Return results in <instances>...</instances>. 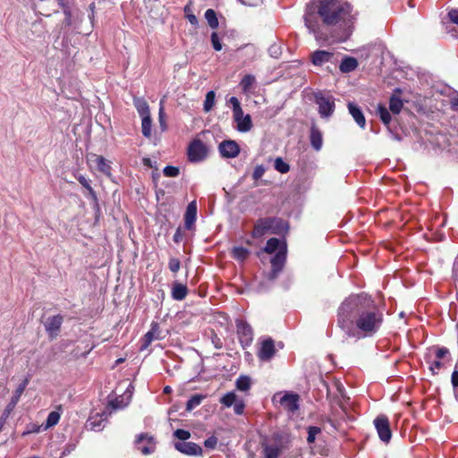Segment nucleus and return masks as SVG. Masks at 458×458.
Wrapping results in <instances>:
<instances>
[{
	"label": "nucleus",
	"mask_w": 458,
	"mask_h": 458,
	"mask_svg": "<svg viewBox=\"0 0 458 458\" xmlns=\"http://www.w3.org/2000/svg\"><path fill=\"white\" fill-rule=\"evenodd\" d=\"M384 310L368 293L351 294L339 306L337 325L348 337H373L382 328Z\"/></svg>",
	"instance_id": "f257e3e1"
},
{
	"label": "nucleus",
	"mask_w": 458,
	"mask_h": 458,
	"mask_svg": "<svg viewBox=\"0 0 458 458\" xmlns=\"http://www.w3.org/2000/svg\"><path fill=\"white\" fill-rule=\"evenodd\" d=\"M352 13V5L343 0H321L318 7L323 24L338 30L335 38L339 41H345L352 32L355 19Z\"/></svg>",
	"instance_id": "f03ea898"
},
{
	"label": "nucleus",
	"mask_w": 458,
	"mask_h": 458,
	"mask_svg": "<svg viewBox=\"0 0 458 458\" xmlns=\"http://www.w3.org/2000/svg\"><path fill=\"white\" fill-rule=\"evenodd\" d=\"M284 225L283 219L279 217L259 218L254 225L251 236L259 239L267 233H278L284 228Z\"/></svg>",
	"instance_id": "7ed1b4c3"
},
{
	"label": "nucleus",
	"mask_w": 458,
	"mask_h": 458,
	"mask_svg": "<svg viewBox=\"0 0 458 458\" xmlns=\"http://www.w3.org/2000/svg\"><path fill=\"white\" fill-rule=\"evenodd\" d=\"M208 148L199 139H193L187 148L188 160L191 163H199L207 158Z\"/></svg>",
	"instance_id": "20e7f679"
},
{
	"label": "nucleus",
	"mask_w": 458,
	"mask_h": 458,
	"mask_svg": "<svg viewBox=\"0 0 458 458\" xmlns=\"http://www.w3.org/2000/svg\"><path fill=\"white\" fill-rule=\"evenodd\" d=\"M286 261V249L279 250L271 259V270L266 275L268 281L276 280L282 272Z\"/></svg>",
	"instance_id": "39448f33"
},
{
	"label": "nucleus",
	"mask_w": 458,
	"mask_h": 458,
	"mask_svg": "<svg viewBox=\"0 0 458 458\" xmlns=\"http://www.w3.org/2000/svg\"><path fill=\"white\" fill-rule=\"evenodd\" d=\"M315 102L318 106V113L322 118L332 115L335 111V99L332 96H325L323 93L315 95Z\"/></svg>",
	"instance_id": "423d86ee"
},
{
	"label": "nucleus",
	"mask_w": 458,
	"mask_h": 458,
	"mask_svg": "<svg viewBox=\"0 0 458 458\" xmlns=\"http://www.w3.org/2000/svg\"><path fill=\"white\" fill-rule=\"evenodd\" d=\"M63 323L64 317L60 314L47 318L44 327L50 340H54L59 335Z\"/></svg>",
	"instance_id": "0eeeda50"
},
{
	"label": "nucleus",
	"mask_w": 458,
	"mask_h": 458,
	"mask_svg": "<svg viewBox=\"0 0 458 458\" xmlns=\"http://www.w3.org/2000/svg\"><path fill=\"white\" fill-rule=\"evenodd\" d=\"M374 425L381 441L388 443L392 437V431L388 418L386 415H378L374 420Z\"/></svg>",
	"instance_id": "6e6552de"
},
{
	"label": "nucleus",
	"mask_w": 458,
	"mask_h": 458,
	"mask_svg": "<svg viewBox=\"0 0 458 458\" xmlns=\"http://www.w3.org/2000/svg\"><path fill=\"white\" fill-rule=\"evenodd\" d=\"M276 352L275 341L271 337H267L260 341L259 348L257 352V356L259 360H270L275 356Z\"/></svg>",
	"instance_id": "1a4fd4ad"
},
{
	"label": "nucleus",
	"mask_w": 458,
	"mask_h": 458,
	"mask_svg": "<svg viewBox=\"0 0 458 458\" xmlns=\"http://www.w3.org/2000/svg\"><path fill=\"white\" fill-rule=\"evenodd\" d=\"M237 335L243 348L249 347L253 341V330L246 321H237Z\"/></svg>",
	"instance_id": "9d476101"
},
{
	"label": "nucleus",
	"mask_w": 458,
	"mask_h": 458,
	"mask_svg": "<svg viewBox=\"0 0 458 458\" xmlns=\"http://www.w3.org/2000/svg\"><path fill=\"white\" fill-rule=\"evenodd\" d=\"M240 146L235 140H225L218 146V151L222 157L234 158L240 154Z\"/></svg>",
	"instance_id": "9b49d317"
},
{
	"label": "nucleus",
	"mask_w": 458,
	"mask_h": 458,
	"mask_svg": "<svg viewBox=\"0 0 458 458\" xmlns=\"http://www.w3.org/2000/svg\"><path fill=\"white\" fill-rule=\"evenodd\" d=\"M174 448L186 455L200 456L203 454L201 446L193 442H175Z\"/></svg>",
	"instance_id": "f8f14e48"
},
{
	"label": "nucleus",
	"mask_w": 458,
	"mask_h": 458,
	"mask_svg": "<svg viewBox=\"0 0 458 458\" xmlns=\"http://www.w3.org/2000/svg\"><path fill=\"white\" fill-rule=\"evenodd\" d=\"M299 394L286 393L281 397L279 403L285 411L293 413L299 409Z\"/></svg>",
	"instance_id": "ddd939ff"
},
{
	"label": "nucleus",
	"mask_w": 458,
	"mask_h": 458,
	"mask_svg": "<svg viewBox=\"0 0 458 458\" xmlns=\"http://www.w3.org/2000/svg\"><path fill=\"white\" fill-rule=\"evenodd\" d=\"M335 55L326 50H317L311 54V62L315 66H322L327 63H335Z\"/></svg>",
	"instance_id": "4468645a"
},
{
	"label": "nucleus",
	"mask_w": 458,
	"mask_h": 458,
	"mask_svg": "<svg viewBox=\"0 0 458 458\" xmlns=\"http://www.w3.org/2000/svg\"><path fill=\"white\" fill-rule=\"evenodd\" d=\"M197 203L195 200L190 202L184 214V226L188 230L194 227L197 219Z\"/></svg>",
	"instance_id": "2eb2a0df"
},
{
	"label": "nucleus",
	"mask_w": 458,
	"mask_h": 458,
	"mask_svg": "<svg viewBox=\"0 0 458 458\" xmlns=\"http://www.w3.org/2000/svg\"><path fill=\"white\" fill-rule=\"evenodd\" d=\"M88 160L95 163L99 172L103 173L106 175L111 174V165L103 156L91 153L89 156Z\"/></svg>",
	"instance_id": "dca6fc26"
},
{
	"label": "nucleus",
	"mask_w": 458,
	"mask_h": 458,
	"mask_svg": "<svg viewBox=\"0 0 458 458\" xmlns=\"http://www.w3.org/2000/svg\"><path fill=\"white\" fill-rule=\"evenodd\" d=\"M310 140L311 147L316 151H318L321 149L322 145H323L322 132L318 128V126L315 124H312V126L310 127Z\"/></svg>",
	"instance_id": "f3484780"
},
{
	"label": "nucleus",
	"mask_w": 458,
	"mask_h": 458,
	"mask_svg": "<svg viewBox=\"0 0 458 458\" xmlns=\"http://www.w3.org/2000/svg\"><path fill=\"white\" fill-rule=\"evenodd\" d=\"M29 382H30V378L25 377L23 379V381L17 386V388L15 389V391L13 393V395L12 396L10 403L7 405L8 411L13 410L15 407V405L18 403V402L20 401V398H21V394H23V392L25 391Z\"/></svg>",
	"instance_id": "a211bd4d"
},
{
	"label": "nucleus",
	"mask_w": 458,
	"mask_h": 458,
	"mask_svg": "<svg viewBox=\"0 0 458 458\" xmlns=\"http://www.w3.org/2000/svg\"><path fill=\"white\" fill-rule=\"evenodd\" d=\"M189 290L186 284L174 282L172 286L171 295L175 301H182L188 295Z\"/></svg>",
	"instance_id": "6ab92c4d"
},
{
	"label": "nucleus",
	"mask_w": 458,
	"mask_h": 458,
	"mask_svg": "<svg viewBox=\"0 0 458 458\" xmlns=\"http://www.w3.org/2000/svg\"><path fill=\"white\" fill-rule=\"evenodd\" d=\"M348 109L357 124L360 128H364L366 125V119L364 117L363 113L361 112L360 108L355 105L354 103H348Z\"/></svg>",
	"instance_id": "aec40b11"
},
{
	"label": "nucleus",
	"mask_w": 458,
	"mask_h": 458,
	"mask_svg": "<svg viewBox=\"0 0 458 458\" xmlns=\"http://www.w3.org/2000/svg\"><path fill=\"white\" fill-rule=\"evenodd\" d=\"M358 64L356 58L346 56L342 60L339 69L342 72L347 73L354 71L358 67Z\"/></svg>",
	"instance_id": "412c9836"
},
{
	"label": "nucleus",
	"mask_w": 458,
	"mask_h": 458,
	"mask_svg": "<svg viewBox=\"0 0 458 458\" xmlns=\"http://www.w3.org/2000/svg\"><path fill=\"white\" fill-rule=\"evenodd\" d=\"M237 123V130L241 132L250 131L252 128V121L250 114H246L245 116H240L238 118H233Z\"/></svg>",
	"instance_id": "4be33fe9"
},
{
	"label": "nucleus",
	"mask_w": 458,
	"mask_h": 458,
	"mask_svg": "<svg viewBox=\"0 0 458 458\" xmlns=\"http://www.w3.org/2000/svg\"><path fill=\"white\" fill-rule=\"evenodd\" d=\"M133 105L140 117L150 114L148 104L143 98L134 97Z\"/></svg>",
	"instance_id": "5701e85b"
},
{
	"label": "nucleus",
	"mask_w": 458,
	"mask_h": 458,
	"mask_svg": "<svg viewBox=\"0 0 458 458\" xmlns=\"http://www.w3.org/2000/svg\"><path fill=\"white\" fill-rule=\"evenodd\" d=\"M62 410V405L56 406V411H51L46 420L45 429L52 428L55 426L61 418L60 411Z\"/></svg>",
	"instance_id": "b1692460"
},
{
	"label": "nucleus",
	"mask_w": 458,
	"mask_h": 458,
	"mask_svg": "<svg viewBox=\"0 0 458 458\" xmlns=\"http://www.w3.org/2000/svg\"><path fill=\"white\" fill-rule=\"evenodd\" d=\"M403 106V103L399 96L394 93L389 99V110L394 114H398Z\"/></svg>",
	"instance_id": "393cba45"
},
{
	"label": "nucleus",
	"mask_w": 458,
	"mask_h": 458,
	"mask_svg": "<svg viewBox=\"0 0 458 458\" xmlns=\"http://www.w3.org/2000/svg\"><path fill=\"white\" fill-rule=\"evenodd\" d=\"M376 112L382 123L388 126L392 120L389 110L384 105L378 104Z\"/></svg>",
	"instance_id": "a878e982"
},
{
	"label": "nucleus",
	"mask_w": 458,
	"mask_h": 458,
	"mask_svg": "<svg viewBox=\"0 0 458 458\" xmlns=\"http://www.w3.org/2000/svg\"><path fill=\"white\" fill-rule=\"evenodd\" d=\"M264 458H278L281 449L277 445H262Z\"/></svg>",
	"instance_id": "bb28decb"
},
{
	"label": "nucleus",
	"mask_w": 458,
	"mask_h": 458,
	"mask_svg": "<svg viewBox=\"0 0 458 458\" xmlns=\"http://www.w3.org/2000/svg\"><path fill=\"white\" fill-rule=\"evenodd\" d=\"M158 325L152 324L151 329L144 335V346H148L154 340L158 339Z\"/></svg>",
	"instance_id": "cd10ccee"
},
{
	"label": "nucleus",
	"mask_w": 458,
	"mask_h": 458,
	"mask_svg": "<svg viewBox=\"0 0 458 458\" xmlns=\"http://www.w3.org/2000/svg\"><path fill=\"white\" fill-rule=\"evenodd\" d=\"M205 19L207 20L208 24L211 29L216 30L218 28V19L216 17V12L213 9H208L205 12Z\"/></svg>",
	"instance_id": "c85d7f7f"
},
{
	"label": "nucleus",
	"mask_w": 458,
	"mask_h": 458,
	"mask_svg": "<svg viewBox=\"0 0 458 458\" xmlns=\"http://www.w3.org/2000/svg\"><path fill=\"white\" fill-rule=\"evenodd\" d=\"M142 122H141V132L144 137L150 138L151 136V126H152V120L151 116H142Z\"/></svg>",
	"instance_id": "c756f323"
},
{
	"label": "nucleus",
	"mask_w": 458,
	"mask_h": 458,
	"mask_svg": "<svg viewBox=\"0 0 458 458\" xmlns=\"http://www.w3.org/2000/svg\"><path fill=\"white\" fill-rule=\"evenodd\" d=\"M249 254V250L242 246L234 247L232 250L233 257L239 261L245 260L248 258Z\"/></svg>",
	"instance_id": "7c9ffc66"
},
{
	"label": "nucleus",
	"mask_w": 458,
	"mask_h": 458,
	"mask_svg": "<svg viewBox=\"0 0 458 458\" xmlns=\"http://www.w3.org/2000/svg\"><path fill=\"white\" fill-rule=\"evenodd\" d=\"M216 94L213 90L208 91L206 94V98L203 104V110L208 113L215 106Z\"/></svg>",
	"instance_id": "2f4dec72"
},
{
	"label": "nucleus",
	"mask_w": 458,
	"mask_h": 458,
	"mask_svg": "<svg viewBox=\"0 0 458 458\" xmlns=\"http://www.w3.org/2000/svg\"><path fill=\"white\" fill-rule=\"evenodd\" d=\"M204 398L205 396L202 394L192 395L186 403V410L189 411L193 410L201 403Z\"/></svg>",
	"instance_id": "473e14b6"
},
{
	"label": "nucleus",
	"mask_w": 458,
	"mask_h": 458,
	"mask_svg": "<svg viewBox=\"0 0 458 458\" xmlns=\"http://www.w3.org/2000/svg\"><path fill=\"white\" fill-rule=\"evenodd\" d=\"M78 182L89 191V196L95 201L98 200L96 191L90 186L89 182L83 176L80 175L77 177Z\"/></svg>",
	"instance_id": "72a5a7b5"
},
{
	"label": "nucleus",
	"mask_w": 458,
	"mask_h": 458,
	"mask_svg": "<svg viewBox=\"0 0 458 458\" xmlns=\"http://www.w3.org/2000/svg\"><path fill=\"white\" fill-rule=\"evenodd\" d=\"M254 82H255V77L251 74H247L242 79V81L240 82V86L242 87V89L244 92H248V91H250V88L253 86Z\"/></svg>",
	"instance_id": "f704fd0d"
},
{
	"label": "nucleus",
	"mask_w": 458,
	"mask_h": 458,
	"mask_svg": "<svg viewBox=\"0 0 458 458\" xmlns=\"http://www.w3.org/2000/svg\"><path fill=\"white\" fill-rule=\"evenodd\" d=\"M236 387L240 391H247L250 387V379L248 376H241L236 380Z\"/></svg>",
	"instance_id": "c9c22d12"
},
{
	"label": "nucleus",
	"mask_w": 458,
	"mask_h": 458,
	"mask_svg": "<svg viewBox=\"0 0 458 458\" xmlns=\"http://www.w3.org/2000/svg\"><path fill=\"white\" fill-rule=\"evenodd\" d=\"M237 401V396L234 392H228L220 399V403L226 407H231Z\"/></svg>",
	"instance_id": "e433bc0d"
},
{
	"label": "nucleus",
	"mask_w": 458,
	"mask_h": 458,
	"mask_svg": "<svg viewBox=\"0 0 458 458\" xmlns=\"http://www.w3.org/2000/svg\"><path fill=\"white\" fill-rule=\"evenodd\" d=\"M280 241L277 238H270L267 240L264 251L271 254L274 253L279 248Z\"/></svg>",
	"instance_id": "4c0bfd02"
},
{
	"label": "nucleus",
	"mask_w": 458,
	"mask_h": 458,
	"mask_svg": "<svg viewBox=\"0 0 458 458\" xmlns=\"http://www.w3.org/2000/svg\"><path fill=\"white\" fill-rule=\"evenodd\" d=\"M229 102L233 106V118H238L242 116L243 111L241 106V103L236 97H232Z\"/></svg>",
	"instance_id": "58836bf2"
},
{
	"label": "nucleus",
	"mask_w": 458,
	"mask_h": 458,
	"mask_svg": "<svg viewBox=\"0 0 458 458\" xmlns=\"http://www.w3.org/2000/svg\"><path fill=\"white\" fill-rule=\"evenodd\" d=\"M191 4V3L186 4L183 8V12H184L185 17L187 18L189 22L193 26H197L199 23V21H198V18L196 17V15L193 14Z\"/></svg>",
	"instance_id": "ea45409f"
},
{
	"label": "nucleus",
	"mask_w": 458,
	"mask_h": 458,
	"mask_svg": "<svg viewBox=\"0 0 458 458\" xmlns=\"http://www.w3.org/2000/svg\"><path fill=\"white\" fill-rule=\"evenodd\" d=\"M64 18L62 21L63 28H69L72 24V13L70 6L62 8Z\"/></svg>",
	"instance_id": "a19ab883"
},
{
	"label": "nucleus",
	"mask_w": 458,
	"mask_h": 458,
	"mask_svg": "<svg viewBox=\"0 0 458 458\" xmlns=\"http://www.w3.org/2000/svg\"><path fill=\"white\" fill-rule=\"evenodd\" d=\"M274 166L281 174H286L290 171V165L282 157L276 158Z\"/></svg>",
	"instance_id": "79ce46f5"
},
{
	"label": "nucleus",
	"mask_w": 458,
	"mask_h": 458,
	"mask_svg": "<svg viewBox=\"0 0 458 458\" xmlns=\"http://www.w3.org/2000/svg\"><path fill=\"white\" fill-rule=\"evenodd\" d=\"M321 433V428L317 426H310L308 428V437L307 442L312 444L315 442L317 435Z\"/></svg>",
	"instance_id": "37998d69"
},
{
	"label": "nucleus",
	"mask_w": 458,
	"mask_h": 458,
	"mask_svg": "<svg viewBox=\"0 0 458 458\" xmlns=\"http://www.w3.org/2000/svg\"><path fill=\"white\" fill-rule=\"evenodd\" d=\"M174 436L180 440L179 442H185L191 437V433L186 429L178 428L174 432Z\"/></svg>",
	"instance_id": "c03bdc74"
},
{
	"label": "nucleus",
	"mask_w": 458,
	"mask_h": 458,
	"mask_svg": "<svg viewBox=\"0 0 458 458\" xmlns=\"http://www.w3.org/2000/svg\"><path fill=\"white\" fill-rule=\"evenodd\" d=\"M164 175L166 177H176L180 174L179 167L174 165H166L163 170Z\"/></svg>",
	"instance_id": "a18cd8bd"
},
{
	"label": "nucleus",
	"mask_w": 458,
	"mask_h": 458,
	"mask_svg": "<svg viewBox=\"0 0 458 458\" xmlns=\"http://www.w3.org/2000/svg\"><path fill=\"white\" fill-rule=\"evenodd\" d=\"M158 120H159L160 128L162 129V131H165L167 128V125L165 123V109L163 106V101L160 102V107H159V112H158Z\"/></svg>",
	"instance_id": "49530a36"
},
{
	"label": "nucleus",
	"mask_w": 458,
	"mask_h": 458,
	"mask_svg": "<svg viewBox=\"0 0 458 458\" xmlns=\"http://www.w3.org/2000/svg\"><path fill=\"white\" fill-rule=\"evenodd\" d=\"M210 39H211V44H212V47L213 48L216 50V51H220L222 50V44L220 42V38L218 37V34L217 32L216 31H213L211 33V36H210Z\"/></svg>",
	"instance_id": "de8ad7c7"
},
{
	"label": "nucleus",
	"mask_w": 458,
	"mask_h": 458,
	"mask_svg": "<svg viewBox=\"0 0 458 458\" xmlns=\"http://www.w3.org/2000/svg\"><path fill=\"white\" fill-rule=\"evenodd\" d=\"M447 16L453 23L458 25V9H451L447 13ZM454 33L453 34V36L455 38H458V31H456V30H454Z\"/></svg>",
	"instance_id": "09e8293b"
},
{
	"label": "nucleus",
	"mask_w": 458,
	"mask_h": 458,
	"mask_svg": "<svg viewBox=\"0 0 458 458\" xmlns=\"http://www.w3.org/2000/svg\"><path fill=\"white\" fill-rule=\"evenodd\" d=\"M168 267L171 272L177 273L181 267V261L177 258H170Z\"/></svg>",
	"instance_id": "8fccbe9b"
},
{
	"label": "nucleus",
	"mask_w": 458,
	"mask_h": 458,
	"mask_svg": "<svg viewBox=\"0 0 458 458\" xmlns=\"http://www.w3.org/2000/svg\"><path fill=\"white\" fill-rule=\"evenodd\" d=\"M428 362L429 363V369L433 374H437V371L444 366L443 362H441V360L438 359L433 361L428 360Z\"/></svg>",
	"instance_id": "3c124183"
},
{
	"label": "nucleus",
	"mask_w": 458,
	"mask_h": 458,
	"mask_svg": "<svg viewBox=\"0 0 458 458\" xmlns=\"http://www.w3.org/2000/svg\"><path fill=\"white\" fill-rule=\"evenodd\" d=\"M265 167L262 165H257L252 173V178L254 181L259 180L265 174Z\"/></svg>",
	"instance_id": "603ef678"
},
{
	"label": "nucleus",
	"mask_w": 458,
	"mask_h": 458,
	"mask_svg": "<svg viewBox=\"0 0 458 458\" xmlns=\"http://www.w3.org/2000/svg\"><path fill=\"white\" fill-rule=\"evenodd\" d=\"M144 440H146L148 444L154 445V437L152 436H150L149 434H148V433H141V434H140L137 437L135 442H136V444H140V443H141Z\"/></svg>",
	"instance_id": "864d4df0"
},
{
	"label": "nucleus",
	"mask_w": 458,
	"mask_h": 458,
	"mask_svg": "<svg viewBox=\"0 0 458 458\" xmlns=\"http://www.w3.org/2000/svg\"><path fill=\"white\" fill-rule=\"evenodd\" d=\"M218 439L215 436H211L204 441V445L208 449H215L216 447Z\"/></svg>",
	"instance_id": "5fc2aeb1"
},
{
	"label": "nucleus",
	"mask_w": 458,
	"mask_h": 458,
	"mask_svg": "<svg viewBox=\"0 0 458 458\" xmlns=\"http://www.w3.org/2000/svg\"><path fill=\"white\" fill-rule=\"evenodd\" d=\"M244 408H245V404H244L243 401H242V400L236 401L233 404L234 412L238 415H241L243 413Z\"/></svg>",
	"instance_id": "6e6d98bb"
},
{
	"label": "nucleus",
	"mask_w": 458,
	"mask_h": 458,
	"mask_svg": "<svg viewBox=\"0 0 458 458\" xmlns=\"http://www.w3.org/2000/svg\"><path fill=\"white\" fill-rule=\"evenodd\" d=\"M184 238V233L182 232L181 227H178L174 234V242L175 243H180Z\"/></svg>",
	"instance_id": "4d7b16f0"
},
{
	"label": "nucleus",
	"mask_w": 458,
	"mask_h": 458,
	"mask_svg": "<svg viewBox=\"0 0 458 458\" xmlns=\"http://www.w3.org/2000/svg\"><path fill=\"white\" fill-rule=\"evenodd\" d=\"M39 429H40V426H38V425H37L35 423H30L27 426V429L23 433V435H28V434H31V433H38V432H39Z\"/></svg>",
	"instance_id": "13d9d810"
},
{
	"label": "nucleus",
	"mask_w": 458,
	"mask_h": 458,
	"mask_svg": "<svg viewBox=\"0 0 458 458\" xmlns=\"http://www.w3.org/2000/svg\"><path fill=\"white\" fill-rule=\"evenodd\" d=\"M449 350L446 347H438L436 350V358L438 360L443 359Z\"/></svg>",
	"instance_id": "bf43d9fd"
},
{
	"label": "nucleus",
	"mask_w": 458,
	"mask_h": 458,
	"mask_svg": "<svg viewBox=\"0 0 458 458\" xmlns=\"http://www.w3.org/2000/svg\"><path fill=\"white\" fill-rule=\"evenodd\" d=\"M108 406L112 407L114 410L119 409L121 408V402L117 398H114L109 401Z\"/></svg>",
	"instance_id": "052dcab7"
},
{
	"label": "nucleus",
	"mask_w": 458,
	"mask_h": 458,
	"mask_svg": "<svg viewBox=\"0 0 458 458\" xmlns=\"http://www.w3.org/2000/svg\"><path fill=\"white\" fill-rule=\"evenodd\" d=\"M451 382L454 387H458V371L454 370L451 377Z\"/></svg>",
	"instance_id": "680f3d73"
},
{
	"label": "nucleus",
	"mask_w": 458,
	"mask_h": 458,
	"mask_svg": "<svg viewBox=\"0 0 458 458\" xmlns=\"http://www.w3.org/2000/svg\"><path fill=\"white\" fill-rule=\"evenodd\" d=\"M140 451L143 454L147 455L154 452V446L149 447L148 445H145L140 448Z\"/></svg>",
	"instance_id": "e2e57ef3"
},
{
	"label": "nucleus",
	"mask_w": 458,
	"mask_h": 458,
	"mask_svg": "<svg viewBox=\"0 0 458 458\" xmlns=\"http://www.w3.org/2000/svg\"><path fill=\"white\" fill-rule=\"evenodd\" d=\"M305 24L309 28L310 30H311L313 33H317L316 25L311 23L309 19H305Z\"/></svg>",
	"instance_id": "0e129e2a"
},
{
	"label": "nucleus",
	"mask_w": 458,
	"mask_h": 458,
	"mask_svg": "<svg viewBox=\"0 0 458 458\" xmlns=\"http://www.w3.org/2000/svg\"><path fill=\"white\" fill-rule=\"evenodd\" d=\"M451 107L454 111L458 113V98H454L452 99Z\"/></svg>",
	"instance_id": "69168bd1"
},
{
	"label": "nucleus",
	"mask_w": 458,
	"mask_h": 458,
	"mask_svg": "<svg viewBox=\"0 0 458 458\" xmlns=\"http://www.w3.org/2000/svg\"><path fill=\"white\" fill-rule=\"evenodd\" d=\"M142 163L144 165H146L148 167H150V168L153 167L152 161L149 157H143Z\"/></svg>",
	"instance_id": "338daca9"
},
{
	"label": "nucleus",
	"mask_w": 458,
	"mask_h": 458,
	"mask_svg": "<svg viewBox=\"0 0 458 458\" xmlns=\"http://www.w3.org/2000/svg\"><path fill=\"white\" fill-rule=\"evenodd\" d=\"M56 2L61 9L69 6L68 0H56Z\"/></svg>",
	"instance_id": "774afa93"
}]
</instances>
